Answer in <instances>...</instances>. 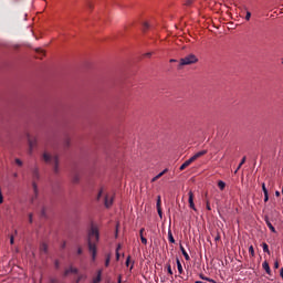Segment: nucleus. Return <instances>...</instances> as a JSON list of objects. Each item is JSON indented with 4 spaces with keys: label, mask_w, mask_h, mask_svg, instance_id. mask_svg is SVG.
<instances>
[{
    "label": "nucleus",
    "mask_w": 283,
    "mask_h": 283,
    "mask_svg": "<svg viewBox=\"0 0 283 283\" xmlns=\"http://www.w3.org/2000/svg\"><path fill=\"white\" fill-rule=\"evenodd\" d=\"M180 251H181L182 255L185 256V259H186L187 261H189L190 258H189L188 253L186 252V250H185V248H184L182 245H180Z\"/></svg>",
    "instance_id": "obj_16"
},
{
    "label": "nucleus",
    "mask_w": 283,
    "mask_h": 283,
    "mask_svg": "<svg viewBox=\"0 0 283 283\" xmlns=\"http://www.w3.org/2000/svg\"><path fill=\"white\" fill-rule=\"evenodd\" d=\"M250 19H251V12H250V11H247L245 20H247V21H250Z\"/></svg>",
    "instance_id": "obj_29"
},
{
    "label": "nucleus",
    "mask_w": 283,
    "mask_h": 283,
    "mask_svg": "<svg viewBox=\"0 0 283 283\" xmlns=\"http://www.w3.org/2000/svg\"><path fill=\"white\" fill-rule=\"evenodd\" d=\"M140 240H142L143 244H145V245L147 244V239L144 235L140 237Z\"/></svg>",
    "instance_id": "obj_32"
},
{
    "label": "nucleus",
    "mask_w": 283,
    "mask_h": 283,
    "mask_svg": "<svg viewBox=\"0 0 283 283\" xmlns=\"http://www.w3.org/2000/svg\"><path fill=\"white\" fill-rule=\"evenodd\" d=\"M192 163H193V159H192V158L188 159L186 163H184V164L180 166L179 170H180V171L185 170V169H186L187 167H189Z\"/></svg>",
    "instance_id": "obj_8"
},
{
    "label": "nucleus",
    "mask_w": 283,
    "mask_h": 283,
    "mask_svg": "<svg viewBox=\"0 0 283 283\" xmlns=\"http://www.w3.org/2000/svg\"><path fill=\"white\" fill-rule=\"evenodd\" d=\"M197 62H198V57L193 53H190L179 60V67L192 65V64H196Z\"/></svg>",
    "instance_id": "obj_4"
},
{
    "label": "nucleus",
    "mask_w": 283,
    "mask_h": 283,
    "mask_svg": "<svg viewBox=\"0 0 283 283\" xmlns=\"http://www.w3.org/2000/svg\"><path fill=\"white\" fill-rule=\"evenodd\" d=\"M282 193H283V187H282Z\"/></svg>",
    "instance_id": "obj_62"
},
{
    "label": "nucleus",
    "mask_w": 283,
    "mask_h": 283,
    "mask_svg": "<svg viewBox=\"0 0 283 283\" xmlns=\"http://www.w3.org/2000/svg\"><path fill=\"white\" fill-rule=\"evenodd\" d=\"M29 222L33 223V214H29Z\"/></svg>",
    "instance_id": "obj_39"
},
{
    "label": "nucleus",
    "mask_w": 283,
    "mask_h": 283,
    "mask_svg": "<svg viewBox=\"0 0 283 283\" xmlns=\"http://www.w3.org/2000/svg\"><path fill=\"white\" fill-rule=\"evenodd\" d=\"M269 201V192L266 195H264V202Z\"/></svg>",
    "instance_id": "obj_41"
},
{
    "label": "nucleus",
    "mask_w": 283,
    "mask_h": 283,
    "mask_svg": "<svg viewBox=\"0 0 283 283\" xmlns=\"http://www.w3.org/2000/svg\"><path fill=\"white\" fill-rule=\"evenodd\" d=\"M279 266H280V264H279V262L276 261V262L274 263V269L277 270Z\"/></svg>",
    "instance_id": "obj_44"
},
{
    "label": "nucleus",
    "mask_w": 283,
    "mask_h": 283,
    "mask_svg": "<svg viewBox=\"0 0 283 283\" xmlns=\"http://www.w3.org/2000/svg\"><path fill=\"white\" fill-rule=\"evenodd\" d=\"M280 275L283 279V268L281 269Z\"/></svg>",
    "instance_id": "obj_52"
},
{
    "label": "nucleus",
    "mask_w": 283,
    "mask_h": 283,
    "mask_svg": "<svg viewBox=\"0 0 283 283\" xmlns=\"http://www.w3.org/2000/svg\"><path fill=\"white\" fill-rule=\"evenodd\" d=\"M42 214H45V211H42Z\"/></svg>",
    "instance_id": "obj_61"
},
{
    "label": "nucleus",
    "mask_w": 283,
    "mask_h": 283,
    "mask_svg": "<svg viewBox=\"0 0 283 283\" xmlns=\"http://www.w3.org/2000/svg\"><path fill=\"white\" fill-rule=\"evenodd\" d=\"M28 143H29V146H30V151H32L33 148H34L35 145H36V139H35V137H28Z\"/></svg>",
    "instance_id": "obj_7"
},
{
    "label": "nucleus",
    "mask_w": 283,
    "mask_h": 283,
    "mask_svg": "<svg viewBox=\"0 0 283 283\" xmlns=\"http://www.w3.org/2000/svg\"><path fill=\"white\" fill-rule=\"evenodd\" d=\"M195 283H203V282H201V281H197V282H195Z\"/></svg>",
    "instance_id": "obj_59"
},
{
    "label": "nucleus",
    "mask_w": 283,
    "mask_h": 283,
    "mask_svg": "<svg viewBox=\"0 0 283 283\" xmlns=\"http://www.w3.org/2000/svg\"><path fill=\"white\" fill-rule=\"evenodd\" d=\"M130 260H132V256H127V259H126V266H129Z\"/></svg>",
    "instance_id": "obj_37"
},
{
    "label": "nucleus",
    "mask_w": 283,
    "mask_h": 283,
    "mask_svg": "<svg viewBox=\"0 0 283 283\" xmlns=\"http://www.w3.org/2000/svg\"><path fill=\"white\" fill-rule=\"evenodd\" d=\"M134 269V264H132L130 270Z\"/></svg>",
    "instance_id": "obj_60"
},
{
    "label": "nucleus",
    "mask_w": 283,
    "mask_h": 283,
    "mask_svg": "<svg viewBox=\"0 0 283 283\" xmlns=\"http://www.w3.org/2000/svg\"><path fill=\"white\" fill-rule=\"evenodd\" d=\"M163 201L160 199V196L157 197V212L160 219H163V208H161Z\"/></svg>",
    "instance_id": "obj_6"
},
{
    "label": "nucleus",
    "mask_w": 283,
    "mask_h": 283,
    "mask_svg": "<svg viewBox=\"0 0 283 283\" xmlns=\"http://www.w3.org/2000/svg\"><path fill=\"white\" fill-rule=\"evenodd\" d=\"M192 2H193V0H187V1L185 2V6H186V7H190V6L192 4Z\"/></svg>",
    "instance_id": "obj_28"
},
{
    "label": "nucleus",
    "mask_w": 283,
    "mask_h": 283,
    "mask_svg": "<svg viewBox=\"0 0 283 283\" xmlns=\"http://www.w3.org/2000/svg\"><path fill=\"white\" fill-rule=\"evenodd\" d=\"M167 171H169V170L165 169L164 171L158 174L155 178L151 179V182H156L158 179H160L163 176H165V174H167Z\"/></svg>",
    "instance_id": "obj_13"
},
{
    "label": "nucleus",
    "mask_w": 283,
    "mask_h": 283,
    "mask_svg": "<svg viewBox=\"0 0 283 283\" xmlns=\"http://www.w3.org/2000/svg\"><path fill=\"white\" fill-rule=\"evenodd\" d=\"M41 178L40 176V169L39 167H35L33 170H32V189H33V197L31 198V202H34L38 198H39V195H40V190H39V187H38V184L36 181H39Z\"/></svg>",
    "instance_id": "obj_2"
},
{
    "label": "nucleus",
    "mask_w": 283,
    "mask_h": 283,
    "mask_svg": "<svg viewBox=\"0 0 283 283\" xmlns=\"http://www.w3.org/2000/svg\"><path fill=\"white\" fill-rule=\"evenodd\" d=\"M115 232H116V237H118V229H116Z\"/></svg>",
    "instance_id": "obj_56"
},
{
    "label": "nucleus",
    "mask_w": 283,
    "mask_h": 283,
    "mask_svg": "<svg viewBox=\"0 0 283 283\" xmlns=\"http://www.w3.org/2000/svg\"><path fill=\"white\" fill-rule=\"evenodd\" d=\"M77 254H78V255H82V254H83V249H82V248H78V249H77Z\"/></svg>",
    "instance_id": "obj_40"
},
{
    "label": "nucleus",
    "mask_w": 283,
    "mask_h": 283,
    "mask_svg": "<svg viewBox=\"0 0 283 283\" xmlns=\"http://www.w3.org/2000/svg\"><path fill=\"white\" fill-rule=\"evenodd\" d=\"M249 252L251 253L252 256H254V249L252 245L249 248Z\"/></svg>",
    "instance_id": "obj_34"
},
{
    "label": "nucleus",
    "mask_w": 283,
    "mask_h": 283,
    "mask_svg": "<svg viewBox=\"0 0 283 283\" xmlns=\"http://www.w3.org/2000/svg\"><path fill=\"white\" fill-rule=\"evenodd\" d=\"M168 241L170 243H175L174 234L171 233V230L168 231Z\"/></svg>",
    "instance_id": "obj_17"
},
{
    "label": "nucleus",
    "mask_w": 283,
    "mask_h": 283,
    "mask_svg": "<svg viewBox=\"0 0 283 283\" xmlns=\"http://www.w3.org/2000/svg\"><path fill=\"white\" fill-rule=\"evenodd\" d=\"M208 282H212V283H214V281H213V280H211V279H210V281H208Z\"/></svg>",
    "instance_id": "obj_58"
},
{
    "label": "nucleus",
    "mask_w": 283,
    "mask_h": 283,
    "mask_svg": "<svg viewBox=\"0 0 283 283\" xmlns=\"http://www.w3.org/2000/svg\"><path fill=\"white\" fill-rule=\"evenodd\" d=\"M83 276H80L76 281V283H80L82 281Z\"/></svg>",
    "instance_id": "obj_49"
},
{
    "label": "nucleus",
    "mask_w": 283,
    "mask_h": 283,
    "mask_svg": "<svg viewBox=\"0 0 283 283\" xmlns=\"http://www.w3.org/2000/svg\"><path fill=\"white\" fill-rule=\"evenodd\" d=\"M87 8L88 9H94V4L92 2H87Z\"/></svg>",
    "instance_id": "obj_38"
},
{
    "label": "nucleus",
    "mask_w": 283,
    "mask_h": 283,
    "mask_svg": "<svg viewBox=\"0 0 283 283\" xmlns=\"http://www.w3.org/2000/svg\"><path fill=\"white\" fill-rule=\"evenodd\" d=\"M98 242H99V230L95 227H92L91 231L88 232L87 244H88V250L92 253L93 260H95L97 255Z\"/></svg>",
    "instance_id": "obj_1"
},
{
    "label": "nucleus",
    "mask_w": 283,
    "mask_h": 283,
    "mask_svg": "<svg viewBox=\"0 0 283 283\" xmlns=\"http://www.w3.org/2000/svg\"><path fill=\"white\" fill-rule=\"evenodd\" d=\"M80 180H81L80 175H75V176L73 177V182H74V184H78Z\"/></svg>",
    "instance_id": "obj_22"
},
{
    "label": "nucleus",
    "mask_w": 283,
    "mask_h": 283,
    "mask_svg": "<svg viewBox=\"0 0 283 283\" xmlns=\"http://www.w3.org/2000/svg\"><path fill=\"white\" fill-rule=\"evenodd\" d=\"M42 158L45 163L53 165V171L55 175L60 174V159L57 156L52 157L48 153H44Z\"/></svg>",
    "instance_id": "obj_3"
},
{
    "label": "nucleus",
    "mask_w": 283,
    "mask_h": 283,
    "mask_svg": "<svg viewBox=\"0 0 283 283\" xmlns=\"http://www.w3.org/2000/svg\"><path fill=\"white\" fill-rule=\"evenodd\" d=\"M66 247V243H63L62 248H65Z\"/></svg>",
    "instance_id": "obj_57"
},
{
    "label": "nucleus",
    "mask_w": 283,
    "mask_h": 283,
    "mask_svg": "<svg viewBox=\"0 0 283 283\" xmlns=\"http://www.w3.org/2000/svg\"><path fill=\"white\" fill-rule=\"evenodd\" d=\"M4 202V198H3V195H2V190L0 188V205H2Z\"/></svg>",
    "instance_id": "obj_27"
},
{
    "label": "nucleus",
    "mask_w": 283,
    "mask_h": 283,
    "mask_svg": "<svg viewBox=\"0 0 283 283\" xmlns=\"http://www.w3.org/2000/svg\"><path fill=\"white\" fill-rule=\"evenodd\" d=\"M118 283H123L122 276L118 277Z\"/></svg>",
    "instance_id": "obj_53"
},
{
    "label": "nucleus",
    "mask_w": 283,
    "mask_h": 283,
    "mask_svg": "<svg viewBox=\"0 0 283 283\" xmlns=\"http://www.w3.org/2000/svg\"><path fill=\"white\" fill-rule=\"evenodd\" d=\"M118 250H120V244L116 249V261L120 260V253H118Z\"/></svg>",
    "instance_id": "obj_24"
},
{
    "label": "nucleus",
    "mask_w": 283,
    "mask_h": 283,
    "mask_svg": "<svg viewBox=\"0 0 283 283\" xmlns=\"http://www.w3.org/2000/svg\"><path fill=\"white\" fill-rule=\"evenodd\" d=\"M262 268L265 270V272H266L269 275H271V269H270V265H269V263H268L266 261L263 262Z\"/></svg>",
    "instance_id": "obj_14"
},
{
    "label": "nucleus",
    "mask_w": 283,
    "mask_h": 283,
    "mask_svg": "<svg viewBox=\"0 0 283 283\" xmlns=\"http://www.w3.org/2000/svg\"><path fill=\"white\" fill-rule=\"evenodd\" d=\"M55 268H56V269L60 268V262H59V261L55 262Z\"/></svg>",
    "instance_id": "obj_48"
},
{
    "label": "nucleus",
    "mask_w": 283,
    "mask_h": 283,
    "mask_svg": "<svg viewBox=\"0 0 283 283\" xmlns=\"http://www.w3.org/2000/svg\"><path fill=\"white\" fill-rule=\"evenodd\" d=\"M151 55H154V52H146V53L144 54L145 57H151Z\"/></svg>",
    "instance_id": "obj_30"
},
{
    "label": "nucleus",
    "mask_w": 283,
    "mask_h": 283,
    "mask_svg": "<svg viewBox=\"0 0 283 283\" xmlns=\"http://www.w3.org/2000/svg\"><path fill=\"white\" fill-rule=\"evenodd\" d=\"M70 273L77 274L78 270L76 268H70V269L65 270L64 275L67 276V275H70Z\"/></svg>",
    "instance_id": "obj_10"
},
{
    "label": "nucleus",
    "mask_w": 283,
    "mask_h": 283,
    "mask_svg": "<svg viewBox=\"0 0 283 283\" xmlns=\"http://www.w3.org/2000/svg\"><path fill=\"white\" fill-rule=\"evenodd\" d=\"M200 279H201V280H205V281H210V279H208V277H206V276H203V275H200Z\"/></svg>",
    "instance_id": "obj_45"
},
{
    "label": "nucleus",
    "mask_w": 283,
    "mask_h": 283,
    "mask_svg": "<svg viewBox=\"0 0 283 283\" xmlns=\"http://www.w3.org/2000/svg\"><path fill=\"white\" fill-rule=\"evenodd\" d=\"M145 232V228H142L140 231H139V235L140 237H144L143 233Z\"/></svg>",
    "instance_id": "obj_43"
},
{
    "label": "nucleus",
    "mask_w": 283,
    "mask_h": 283,
    "mask_svg": "<svg viewBox=\"0 0 283 283\" xmlns=\"http://www.w3.org/2000/svg\"><path fill=\"white\" fill-rule=\"evenodd\" d=\"M188 196H189L188 202H189V205H190V203L193 202V193L190 191V192L188 193Z\"/></svg>",
    "instance_id": "obj_25"
},
{
    "label": "nucleus",
    "mask_w": 283,
    "mask_h": 283,
    "mask_svg": "<svg viewBox=\"0 0 283 283\" xmlns=\"http://www.w3.org/2000/svg\"><path fill=\"white\" fill-rule=\"evenodd\" d=\"M282 64H283V61H282Z\"/></svg>",
    "instance_id": "obj_63"
},
{
    "label": "nucleus",
    "mask_w": 283,
    "mask_h": 283,
    "mask_svg": "<svg viewBox=\"0 0 283 283\" xmlns=\"http://www.w3.org/2000/svg\"><path fill=\"white\" fill-rule=\"evenodd\" d=\"M275 196H276V197H280V196H281V193H280L279 191H276V192H275Z\"/></svg>",
    "instance_id": "obj_54"
},
{
    "label": "nucleus",
    "mask_w": 283,
    "mask_h": 283,
    "mask_svg": "<svg viewBox=\"0 0 283 283\" xmlns=\"http://www.w3.org/2000/svg\"><path fill=\"white\" fill-rule=\"evenodd\" d=\"M216 241H219L220 240V235L218 234L216 238H214Z\"/></svg>",
    "instance_id": "obj_51"
},
{
    "label": "nucleus",
    "mask_w": 283,
    "mask_h": 283,
    "mask_svg": "<svg viewBox=\"0 0 283 283\" xmlns=\"http://www.w3.org/2000/svg\"><path fill=\"white\" fill-rule=\"evenodd\" d=\"M150 25H149V22H144L143 24V31L144 32H147V30H149Z\"/></svg>",
    "instance_id": "obj_19"
},
{
    "label": "nucleus",
    "mask_w": 283,
    "mask_h": 283,
    "mask_svg": "<svg viewBox=\"0 0 283 283\" xmlns=\"http://www.w3.org/2000/svg\"><path fill=\"white\" fill-rule=\"evenodd\" d=\"M177 269H178L179 274L184 273L182 265L178 259H177Z\"/></svg>",
    "instance_id": "obj_18"
},
{
    "label": "nucleus",
    "mask_w": 283,
    "mask_h": 283,
    "mask_svg": "<svg viewBox=\"0 0 283 283\" xmlns=\"http://www.w3.org/2000/svg\"><path fill=\"white\" fill-rule=\"evenodd\" d=\"M218 187H219L220 190L222 191V190H224V188H226V184H224L223 181H219V182H218Z\"/></svg>",
    "instance_id": "obj_23"
},
{
    "label": "nucleus",
    "mask_w": 283,
    "mask_h": 283,
    "mask_svg": "<svg viewBox=\"0 0 283 283\" xmlns=\"http://www.w3.org/2000/svg\"><path fill=\"white\" fill-rule=\"evenodd\" d=\"M66 146H70V139H66Z\"/></svg>",
    "instance_id": "obj_55"
},
{
    "label": "nucleus",
    "mask_w": 283,
    "mask_h": 283,
    "mask_svg": "<svg viewBox=\"0 0 283 283\" xmlns=\"http://www.w3.org/2000/svg\"><path fill=\"white\" fill-rule=\"evenodd\" d=\"M10 244H14V237L10 238Z\"/></svg>",
    "instance_id": "obj_46"
},
{
    "label": "nucleus",
    "mask_w": 283,
    "mask_h": 283,
    "mask_svg": "<svg viewBox=\"0 0 283 283\" xmlns=\"http://www.w3.org/2000/svg\"><path fill=\"white\" fill-rule=\"evenodd\" d=\"M264 221H265L266 226L269 227V229H270L273 233H276L275 228L272 226V223L270 222V220H269L268 217L264 218Z\"/></svg>",
    "instance_id": "obj_12"
},
{
    "label": "nucleus",
    "mask_w": 283,
    "mask_h": 283,
    "mask_svg": "<svg viewBox=\"0 0 283 283\" xmlns=\"http://www.w3.org/2000/svg\"><path fill=\"white\" fill-rule=\"evenodd\" d=\"M189 207H190L193 211H197V209H196V207H195V203H193V202L189 203Z\"/></svg>",
    "instance_id": "obj_36"
},
{
    "label": "nucleus",
    "mask_w": 283,
    "mask_h": 283,
    "mask_svg": "<svg viewBox=\"0 0 283 283\" xmlns=\"http://www.w3.org/2000/svg\"><path fill=\"white\" fill-rule=\"evenodd\" d=\"M245 160H247V158H245V157H243V159L241 160V163H240V165H239V167L237 168V170H235V172H234V174H237V172H238V170H239V169L244 165Z\"/></svg>",
    "instance_id": "obj_21"
},
{
    "label": "nucleus",
    "mask_w": 283,
    "mask_h": 283,
    "mask_svg": "<svg viewBox=\"0 0 283 283\" xmlns=\"http://www.w3.org/2000/svg\"><path fill=\"white\" fill-rule=\"evenodd\" d=\"M207 154V150H202L197 153L195 156L191 157L192 161H196L198 158L205 156Z\"/></svg>",
    "instance_id": "obj_9"
},
{
    "label": "nucleus",
    "mask_w": 283,
    "mask_h": 283,
    "mask_svg": "<svg viewBox=\"0 0 283 283\" xmlns=\"http://www.w3.org/2000/svg\"><path fill=\"white\" fill-rule=\"evenodd\" d=\"M15 164H17L18 166H20V167H22V166H23V161H22V160H20V159H15Z\"/></svg>",
    "instance_id": "obj_31"
},
{
    "label": "nucleus",
    "mask_w": 283,
    "mask_h": 283,
    "mask_svg": "<svg viewBox=\"0 0 283 283\" xmlns=\"http://www.w3.org/2000/svg\"><path fill=\"white\" fill-rule=\"evenodd\" d=\"M175 62H177L176 59H170V63H175Z\"/></svg>",
    "instance_id": "obj_50"
},
{
    "label": "nucleus",
    "mask_w": 283,
    "mask_h": 283,
    "mask_svg": "<svg viewBox=\"0 0 283 283\" xmlns=\"http://www.w3.org/2000/svg\"><path fill=\"white\" fill-rule=\"evenodd\" d=\"M109 261H111V259H109V256H107V258H106V261H105V266H106V268L109 266Z\"/></svg>",
    "instance_id": "obj_35"
},
{
    "label": "nucleus",
    "mask_w": 283,
    "mask_h": 283,
    "mask_svg": "<svg viewBox=\"0 0 283 283\" xmlns=\"http://www.w3.org/2000/svg\"><path fill=\"white\" fill-rule=\"evenodd\" d=\"M103 270L97 271V276L93 279V283H101Z\"/></svg>",
    "instance_id": "obj_11"
},
{
    "label": "nucleus",
    "mask_w": 283,
    "mask_h": 283,
    "mask_svg": "<svg viewBox=\"0 0 283 283\" xmlns=\"http://www.w3.org/2000/svg\"><path fill=\"white\" fill-rule=\"evenodd\" d=\"M113 205H114V196L113 197L105 196L104 206L106 208H112Z\"/></svg>",
    "instance_id": "obj_5"
},
{
    "label": "nucleus",
    "mask_w": 283,
    "mask_h": 283,
    "mask_svg": "<svg viewBox=\"0 0 283 283\" xmlns=\"http://www.w3.org/2000/svg\"><path fill=\"white\" fill-rule=\"evenodd\" d=\"M262 248L265 253L270 254L269 245L266 243H263Z\"/></svg>",
    "instance_id": "obj_20"
},
{
    "label": "nucleus",
    "mask_w": 283,
    "mask_h": 283,
    "mask_svg": "<svg viewBox=\"0 0 283 283\" xmlns=\"http://www.w3.org/2000/svg\"><path fill=\"white\" fill-rule=\"evenodd\" d=\"M103 196V190L99 191L98 196H97V200H101V197Z\"/></svg>",
    "instance_id": "obj_42"
},
{
    "label": "nucleus",
    "mask_w": 283,
    "mask_h": 283,
    "mask_svg": "<svg viewBox=\"0 0 283 283\" xmlns=\"http://www.w3.org/2000/svg\"><path fill=\"white\" fill-rule=\"evenodd\" d=\"M48 250H49L48 244H45V243L41 244V247H40V252L41 253H48Z\"/></svg>",
    "instance_id": "obj_15"
},
{
    "label": "nucleus",
    "mask_w": 283,
    "mask_h": 283,
    "mask_svg": "<svg viewBox=\"0 0 283 283\" xmlns=\"http://www.w3.org/2000/svg\"><path fill=\"white\" fill-rule=\"evenodd\" d=\"M167 271L170 275H174V271L171 270V264L167 265Z\"/></svg>",
    "instance_id": "obj_26"
},
{
    "label": "nucleus",
    "mask_w": 283,
    "mask_h": 283,
    "mask_svg": "<svg viewBox=\"0 0 283 283\" xmlns=\"http://www.w3.org/2000/svg\"><path fill=\"white\" fill-rule=\"evenodd\" d=\"M206 208H207V210H211V207H210V205H209V202L207 201V206H206Z\"/></svg>",
    "instance_id": "obj_47"
},
{
    "label": "nucleus",
    "mask_w": 283,
    "mask_h": 283,
    "mask_svg": "<svg viewBox=\"0 0 283 283\" xmlns=\"http://www.w3.org/2000/svg\"><path fill=\"white\" fill-rule=\"evenodd\" d=\"M262 190H263L264 195L269 193V191H268V189H266L264 184L262 185Z\"/></svg>",
    "instance_id": "obj_33"
}]
</instances>
